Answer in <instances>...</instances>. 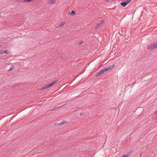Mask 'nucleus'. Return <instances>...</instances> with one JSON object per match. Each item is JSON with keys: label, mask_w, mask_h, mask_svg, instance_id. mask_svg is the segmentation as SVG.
<instances>
[{"label": "nucleus", "mask_w": 157, "mask_h": 157, "mask_svg": "<svg viewBox=\"0 0 157 157\" xmlns=\"http://www.w3.org/2000/svg\"><path fill=\"white\" fill-rule=\"evenodd\" d=\"M157 48V42L153 44H150L147 48L149 50H152L155 48Z\"/></svg>", "instance_id": "f257e3e1"}, {"label": "nucleus", "mask_w": 157, "mask_h": 157, "mask_svg": "<svg viewBox=\"0 0 157 157\" xmlns=\"http://www.w3.org/2000/svg\"><path fill=\"white\" fill-rule=\"evenodd\" d=\"M132 0H127L126 1L121 2L120 4L122 7H124L126 6Z\"/></svg>", "instance_id": "f03ea898"}, {"label": "nucleus", "mask_w": 157, "mask_h": 157, "mask_svg": "<svg viewBox=\"0 0 157 157\" xmlns=\"http://www.w3.org/2000/svg\"><path fill=\"white\" fill-rule=\"evenodd\" d=\"M114 66L115 65L113 64L112 65H110L107 67L103 69L104 70L105 72L106 71H109L111 70L114 67Z\"/></svg>", "instance_id": "7ed1b4c3"}, {"label": "nucleus", "mask_w": 157, "mask_h": 157, "mask_svg": "<svg viewBox=\"0 0 157 157\" xmlns=\"http://www.w3.org/2000/svg\"><path fill=\"white\" fill-rule=\"evenodd\" d=\"M67 122L65 121H63L62 122L60 123H56L55 124V125L56 126H60L61 125H62L64 124H66Z\"/></svg>", "instance_id": "20e7f679"}, {"label": "nucleus", "mask_w": 157, "mask_h": 157, "mask_svg": "<svg viewBox=\"0 0 157 157\" xmlns=\"http://www.w3.org/2000/svg\"><path fill=\"white\" fill-rule=\"evenodd\" d=\"M8 53L9 51L7 50H2L0 51V55L4 53L7 54Z\"/></svg>", "instance_id": "39448f33"}, {"label": "nucleus", "mask_w": 157, "mask_h": 157, "mask_svg": "<svg viewBox=\"0 0 157 157\" xmlns=\"http://www.w3.org/2000/svg\"><path fill=\"white\" fill-rule=\"evenodd\" d=\"M66 104H63V105H62V106H59V107H55L54 108H53V109H52L51 110H50V111H55V110H56L59 108H62V107L63 106L65 105H66Z\"/></svg>", "instance_id": "423d86ee"}, {"label": "nucleus", "mask_w": 157, "mask_h": 157, "mask_svg": "<svg viewBox=\"0 0 157 157\" xmlns=\"http://www.w3.org/2000/svg\"><path fill=\"white\" fill-rule=\"evenodd\" d=\"M105 71L103 69L100 71L99 72L97 73L96 75V76H99L100 75H102V74H104V73Z\"/></svg>", "instance_id": "0eeeda50"}, {"label": "nucleus", "mask_w": 157, "mask_h": 157, "mask_svg": "<svg viewBox=\"0 0 157 157\" xmlns=\"http://www.w3.org/2000/svg\"><path fill=\"white\" fill-rule=\"evenodd\" d=\"M56 2V0H48V3L50 4H54Z\"/></svg>", "instance_id": "6e6552de"}, {"label": "nucleus", "mask_w": 157, "mask_h": 157, "mask_svg": "<svg viewBox=\"0 0 157 157\" xmlns=\"http://www.w3.org/2000/svg\"><path fill=\"white\" fill-rule=\"evenodd\" d=\"M15 68V67L14 66L12 65L11 67H10V69L7 70L8 71H12V70H13Z\"/></svg>", "instance_id": "1a4fd4ad"}, {"label": "nucleus", "mask_w": 157, "mask_h": 157, "mask_svg": "<svg viewBox=\"0 0 157 157\" xmlns=\"http://www.w3.org/2000/svg\"><path fill=\"white\" fill-rule=\"evenodd\" d=\"M70 14L72 15H75L76 13L75 11L74 10H72L71 12H69Z\"/></svg>", "instance_id": "9d476101"}, {"label": "nucleus", "mask_w": 157, "mask_h": 157, "mask_svg": "<svg viewBox=\"0 0 157 157\" xmlns=\"http://www.w3.org/2000/svg\"><path fill=\"white\" fill-rule=\"evenodd\" d=\"M58 81V80H55L54 81L52 82V83H50L51 86L54 85Z\"/></svg>", "instance_id": "9b49d317"}, {"label": "nucleus", "mask_w": 157, "mask_h": 157, "mask_svg": "<svg viewBox=\"0 0 157 157\" xmlns=\"http://www.w3.org/2000/svg\"><path fill=\"white\" fill-rule=\"evenodd\" d=\"M51 85L50 84H48V85L45 86V87L46 88V89L48 88L51 87Z\"/></svg>", "instance_id": "f8f14e48"}, {"label": "nucleus", "mask_w": 157, "mask_h": 157, "mask_svg": "<svg viewBox=\"0 0 157 157\" xmlns=\"http://www.w3.org/2000/svg\"><path fill=\"white\" fill-rule=\"evenodd\" d=\"M100 23H98L96 26L95 27V29H97L100 25Z\"/></svg>", "instance_id": "ddd939ff"}, {"label": "nucleus", "mask_w": 157, "mask_h": 157, "mask_svg": "<svg viewBox=\"0 0 157 157\" xmlns=\"http://www.w3.org/2000/svg\"><path fill=\"white\" fill-rule=\"evenodd\" d=\"M63 26V23H60L58 26V28H59L60 27H62Z\"/></svg>", "instance_id": "4468645a"}, {"label": "nucleus", "mask_w": 157, "mask_h": 157, "mask_svg": "<svg viewBox=\"0 0 157 157\" xmlns=\"http://www.w3.org/2000/svg\"><path fill=\"white\" fill-rule=\"evenodd\" d=\"M33 0H24V2H31Z\"/></svg>", "instance_id": "2eb2a0df"}, {"label": "nucleus", "mask_w": 157, "mask_h": 157, "mask_svg": "<svg viewBox=\"0 0 157 157\" xmlns=\"http://www.w3.org/2000/svg\"><path fill=\"white\" fill-rule=\"evenodd\" d=\"M46 89V88L45 87V86L42 87V88H40V90H43V89Z\"/></svg>", "instance_id": "dca6fc26"}, {"label": "nucleus", "mask_w": 157, "mask_h": 157, "mask_svg": "<svg viewBox=\"0 0 157 157\" xmlns=\"http://www.w3.org/2000/svg\"><path fill=\"white\" fill-rule=\"evenodd\" d=\"M82 42H83V41H80L78 43V45H80L81 44H82Z\"/></svg>", "instance_id": "f3484780"}, {"label": "nucleus", "mask_w": 157, "mask_h": 157, "mask_svg": "<svg viewBox=\"0 0 157 157\" xmlns=\"http://www.w3.org/2000/svg\"><path fill=\"white\" fill-rule=\"evenodd\" d=\"M130 154H131V152H129L126 155L127 156H128H128H129V155H130Z\"/></svg>", "instance_id": "a211bd4d"}, {"label": "nucleus", "mask_w": 157, "mask_h": 157, "mask_svg": "<svg viewBox=\"0 0 157 157\" xmlns=\"http://www.w3.org/2000/svg\"><path fill=\"white\" fill-rule=\"evenodd\" d=\"M85 114V113H80V115L81 116Z\"/></svg>", "instance_id": "6ab92c4d"}, {"label": "nucleus", "mask_w": 157, "mask_h": 157, "mask_svg": "<svg viewBox=\"0 0 157 157\" xmlns=\"http://www.w3.org/2000/svg\"><path fill=\"white\" fill-rule=\"evenodd\" d=\"M122 157H128V156H127L126 155H122Z\"/></svg>", "instance_id": "aec40b11"}, {"label": "nucleus", "mask_w": 157, "mask_h": 157, "mask_svg": "<svg viewBox=\"0 0 157 157\" xmlns=\"http://www.w3.org/2000/svg\"><path fill=\"white\" fill-rule=\"evenodd\" d=\"M62 23H63V25H64L65 24V21H63V22H62Z\"/></svg>", "instance_id": "412c9836"}, {"label": "nucleus", "mask_w": 157, "mask_h": 157, "mask_svg": "<svg viewBox=\"0 0 157 157\" xmlns=\"http://www.w3.org/2000/svg\"><path fill=\"white\" fill-rule=\"evenodd\" d=\"M104 21V20H102V21H101V23H102Z\"/></svg>", "instance_id": "4be33fe9"}, {"label": "nucleus", "mask_w": 157, "mask_h": 157, "mask_svg": "<svg viewBox=\"0 0 157 157\" xmlns=\"http://www.w3.org/2000/svg\"><path fill=\"white\" fill-rule=\"evenodd\" d=\"M119 34H120V35H121V34L120 33H119Z\"/></svg>", "instance_id": "5701e85b"}, {"label": "nucleus", "mask_w": 157, "mask_h": 157, "mask_svg": "<svg viewBox=\"0 0 157 157\" xmlns=\"http://www.w3.org/2000/svg\"><path fill=\"white\" fill-rule=\"evenodd\" d=\"M1 46V44H0V46Z\"/></svg>", "instance_id": "b1692460"}, {"label": "nucleus", "mask_w": 157, "mask_h": 157, "mask_svg": "<svg viewBox=\"0 0 157 157\" xmlns=\"http://www.w3.org/2000/svg\"><path fill=\"white\" fill-rule=\"evenodd\" d=\"M109 0H108L107 1H109Z\"/></svg>", "instance_id": "393cba45"}]
</instances>
